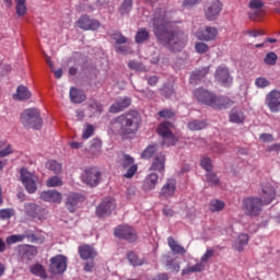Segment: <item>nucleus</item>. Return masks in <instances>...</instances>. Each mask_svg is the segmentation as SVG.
<instances>
[{
  "label": "nucleus",
  "instance_id": "aec40b11",
  "mask_svg": "<svg viewBox=\"0 0 280 280\" xmlns=\"http://www.w3.org/2000/svg\"><path fill=\"white\" fill-rule=\"evenodd\" d=\"M176 194V179H167L166 184L162 187L161 198H172Z\"/></svg>",
  "mask_w": 280,
  "mask_h": 280
},
{
  "label": "nucleus",
  "instance_id": "774afa93",
  "mask_svg": "<svg viewBox=\"0 0 280 280\" xmlns=\"http://www.w3.org/2000/svg\"><path fill=\"white\" fill-rule=\"evenodd\" d=\"M268 151L269 152H279L280 151V144L276 143V144H272V145L268 147Z\"/></svg>",
  "mask_w": 280,
  "mask_h": 280
},
{
  "label": "nucleus",
  "instance_id": "13d9d810",
  "mask_svg": "<svg viewBox=\"0 0 280 280\" xmlns=\"http://www.w3.org/2000/svg\"><path fill=\"white\" fill-rule=\"evenodd\" d=\"M137 170H138L137 164H132L131 166H129L127 173L124 175L125 178H132V176L137 174Z\"/></svg>",
  "mask_w": 280,
  "mask_h": 280
},
{
  "label": "nucleus",
  "instance_id": "c03bdc74",
  "mask_svg": "<svg viewBox=\"0 0 280 280\" xmlns=\"http://www.w3.org/2000/svg\"><path fill=\"white\" fill-rule=\"evenodd\" d=\"M132 10V0H124V2L121 3L120 8H119V12L120 14H130Z\"/></svg>",
  "mask_w": 280,
  "mask_h": 280
},
{
  "label": "nucleus",
  "instance_id": "58836bf2",
  "mask_svg": "<svg viewBox=\"0 0 280 280\" xmlns=\"http://www.w3.org/2000/svg\"><path fill=\"white\" fill-rule=\"evenodd\" d=\"M277 60H279V56H277L273 51L267 52L264 62L269 67H275L277 65Z\"/></svg>",
  "mask_w": 280,
  "mask_h": 280
},
{
  "label": "nucleus",
  "instance_id": "4d7b16f0",
  "mask_svg": "<svg viewBox=\"0 0 280 280\" xmlns=\"http://www.w3.org/2000/svg\"><path fill=\"white\" fill-rule=\"evenodd\" d=\"M159 116L163 117V119H172L174 112H172V109H163L159 112Z\"/></svg>",
  "mask_w": 280,
  "mask_h": 280
},
{
  "label": "nucleus",
  "instance_id": "79ce46f5",
  "mask_svg": "<svg viewBox=\"0 0 280 280\" xmlns=\"http://www.w3.org/2000/svg\"><path fill=\"white\" fill-rule=\"evenodd\" d=\"M206 182L208 183V185H211L213 187H218V185H220V178H218V175L213 172L207 173Z\"/></svg>",
  "mask_w": 280,
  "mask_h": 280
},
{
  "label": "nucleus",
  "instance_id": "680f3d73",
  "mask_svg": "<svg viewBox=\"0 0 280 280\" xmlns=\"http://www.w3.org/2000/svg\"><path fill=\"white\" fill-rule=\"evenodd\" d=\"M90 110L94 113V115L97 113H102V104H100L98 102H94L92 105H90Z\"/></svg>",
  "mask_w": 280,
  "mask_h": 280
},
{
  "label": "nucleus",
  "instance_id": "a18cd8bd",
  "mask_svg": "<svg viewBox=\"0 0 280 280\" xmlns=\"http://www.w3.org/2000/svg\"><path fill=\"white\" fill-rule=\"evenodd\" d=\"M127 259L131 266H143V260L139 258V256H137L133 252L127 255Z\"/></svg>",
  "mask_w": 280,
  "mask_h": 280
},
{
  "label": "nucleus",
  "instance_id": "c85d7f7f",
  "mask_svg": "<svg viewBox=\"0 0 280 280\" xmlns=\"http://www.w3.org/2000/svg\"><path fill=\"white\" fill-rule=\"evenodd\" d=\"M13 97L14 100H19L20 102H23L32 97V92H30V90H27L26 86L20 85L16 90V94H14Z\"/></svg>",
  "mask_w": 280,
  "mask_h": 280
},
{
  "label": "nucleus",
  "instance_id": "e433bc0d",
  "mask_svg": "<svg viewBox=\"0 0 280 280\" xmlns=\"http://www.w3.org/2000/svg\"><path fill=\"white\" fill-rule=\"evenodd\" d=\"M207 128V121L205 120H191L188 122L189 130H205Z\"/></svg>",
  "mask_w": 280,
  "mask_h": 280
},
{
  "label": "nucleus",
  "instance_id": "09e8293b",
  "mask_svg": "<svg viewBox=\"0 0 280 280\" xmlns=\"http://www.w3.org/2000/svg\"><path fill=\"white\" fill-rule=\"evenodd\" d=\"M14 213V209L12 208L1 209L0 220H10V218H13Z\"/></svg>",
  "mask_w": 280,
  "mask_h": 280
},
{
  "label": "nucleus",
  "instance_id": "a878e982",
  "mask_svg": "<svg viewBox=\"0 0 280 280\" xmlns=\"http://www.w3.org/2000/svg\"><path fill=\"white\" fill-rule=\"evenodd\" d=\"M70 100L73 104H82L84 100H86V95L82 90H78L75 88L70 89Z\"/></svg>",
  "mask_w": 280,
  "mask_h": 280
},
{
  "label": "nucleus",
  "instance_id": "864d4df0",
  "mask_svg": "<svg viewBox=\"0 0 280 280\" xmlns=\"http://www.w3.org/2000/svg\"><path fill=\"white\" fill-rule=\"evenodd\" d=\"M122 167L126 170V167H130L131 165H135V159L128 154H125L122 158Z\"/></svg>",
  "mask_w": 280,
  "mask_h": 280
},
{
  "label": "nucleus",
  "instance_id": "a19ab883",
  "mask_svg": "<svg viewBox=\"0 0 280 280\" xmlns=\"http://www.w3.org/2000/svg\"><path fill=\"white\" fill-rule=\"evenodd\" d=\"M148 38H150V33H148L145 28H141L138 31L136 35V43L138 44L145 43Z\"/></svg>",
  "mask_w": 280,
  "mask_h": 280
},
{
  "label": "nucleus",
  "instance_id": "f704fd0d",
  "mask_svg": "<svg viewBox=\"0 0 280 280\" xmlns=\"http://www.w3.org/2000/svg\"><path fill=\"white\" fill-rule=\"evenodd\" d=\"M47 170H50V172H54V174H60L62 172V165L58 163L56 160H49L46 162Z\"/></svg>",
  "mask_w": 280,
  "mask_h": 280
},
{
  "label": "nucleus",
  "instance_id": "5701e85b",
  "mask_svg": "<svg viewBox=\"0 0 280 280\" xmlns=\"http://www.w3.org/2000/svg\"><path fill=\"white\" fill-rule=\"evenodd\" d=\"M246 119V114L242 108H233L230 113V121L232 124H244Z\"/></svg>",
  "mask_w": 280,
  "mask_h": 280
},
{
  "label": "nucleus",
  "instance_id": "4c0bfd02",
  "mask_svg": "<svg viewBox=\"0 0 280 280\" xmlns=\"http://www.w3.org/2000/svg\"><path fill=\"white\" fill-rule=\"evenodd\" d=\"M224 207H225L224 201L219 200V199L211 200L210 205H209V209L212 212L222 211L224 209Z\"/></svg>",
  "mask_w": 280,
  "mask_h": 280
},
{
  "label": "nucleus",
  "instance_id": "69168bd1",
  "mask_svg": "<svg viewBox=\"0 0 280 280\" xmlns=\"http://www.w3.org/2000/svg\"><path fill=\"white\" fill-rule=\"evenodd\" d=\"M246 34L248 36H250L252 38H257V36H261V34H264L261 31H257V30H249L246 32Z\"/></svg>",
  "mask_w": 280,
  "mask_h": 280
},
{
  "label": "nucleus",
  "instance_id": "39448f33",
  "mask_svg": "<svg viewBox=\"0 0 280 280\" xmlns=\"http://www.w3.org/2000/svg\"><path fill=\"white\" fill-rule=\"evenodd\" d=\"M21 124L24 128H31L32 130H40L43 128V118L40 112L36 108L25 109L20 117Z\"/></svg>",
  "mask_w": 280,
  "mask_h": 280
},
{
  "label": "nucleus",
  "instance_id": "1a4fd4ad",
  "mask_svg": "<svg viewBox=\"0 0 280 280\" xmlns=\"http://www.w3.org/2000/svg\"><path fill=\"white\" fill-rule=\"evenodd\" d=\"M214 80L218 82V84H221V86L225 88H229L231 84H233V77L231 75V72L226 66H219L217 68Z\"/></svg>",
  "mask_w": 280,
  "mask_h": 280
},
{
  "label": "nucleus",
  "instance_id": "5fc2aeb1",
  "mask_svg": "<svg viewBox=\"0 0 280 280\" xmlns=\"http://www.w3.org/2000/svg\"><path fill=\"white\" fill-rule=\"evenodd\" d=\"M13 152L12 144H8L5 149L0 150V159H5V156H10Z\"/></svg>",
  "mask_w": 280,
  "mask_h": 280
},
{
  "label": "nucleus",
  "instance_id": "ddd939ff",
  "mask_svg": "<svg viewBox=\"0 0 280 280\" xmlns=\"http://www.w3.org/2000/svg\"><path fill=\"white\" fill-rule=\"evenodd\" d=\"M115 207H116L115 199H113L112 197H107L96 208V215H98V218L110 215V213L115 211Z\"/></svg>",
  "mask_w": 280,
  "mask_h": 280
},
{
  "label": "nucleus",
  "instance_id": "bb28decb",
  "mask_svg": "<svg viewBox=\"0 0 280 280\" xmlns=\"http://www.w3.org/2000/svg\"><path fill=\"white\" fill-rule=\"evenodd\" d=\"M167 244H168L172 253H174V255H185V253H187L185 247H183L180 244H178V242H176V240H174V237H172V236H170L167 238Z\"/></svg>",
  "mask_w": 280,
  "mask_h": 280
},
{
  "label": "nucleus",
  "instance_id": "6e6552de",
  "mask_svg": "<svg viewBox=\"0 0 280 280\" xmlns=\"http://www.w3.org/2000/svg\"><path fill=\"white\" fill-rule=\"evenodd\" d=\"M203 10L208 21H215L220 16V12H222V1L208 0Z\"/></svg>",
  "mask_w": 280,
  "mask_h": 280
},
{
  "label": "nucleus",
  "instance_id": "de8ad7c7",
  "mask_svg": "<svg viewBox=\"0 0 280 280\" xmlns=\"http://www.w3.org/2000/svg\"><path fill=\"white\" fill-rule=\"evenodd\" d=\"M255 86H257V89H266L270 86V81L266 77H258L255 80Z\"/></svg>",
  "mask_w": 280,
  "mask_h": 280
},
{
  "label": "nucleus",
  "instance_id": "c756f323",
  "mask_svg": "<svg viewBox=\"0 0 280 280\" xmlns=\"http://www.w3.org/2000/svg\"><path fill=\"white\" fill-rule=\"evenodd\" d=\"M249 8L257 16H261V14H264V1L261 0H250Z\"/></svg>",
  "mask_w": 280,
  "mask_h": 280
},
{
  "label": "nucleus",
  "instance_id": "bf43d9fd",
  "mask_svg": "<svg viewBox=\"0 0 280 280\" xmlns=\"http://www.w3.org/2000/svg\"><path fill=\"white\" fill-rule=\"evenodd\" d=\"M202 0H184L183 8H194V5H198Z\"/></svg>",
  "mask_w": 280,
  "mask_h": 280
},
{
  "label": "nucleus",
  "instance_id": "4be33fe9",
  "mask_svg": "<svg viewBox=\"0 0 280 280\" xmlns=\"http://www.w3.org/2000/svg\"><path fill=\"white\" fill-rule=\"evenodd\" d=\"M159 183V175L156 173L149 174L143 183L144 191H152V189H156V185Z\"/></svg>",
  "mask_w": 280,
  "mask_h": 280
},
{
  "label": "nucleus",
  "instance_id": "0e129e2a",
  "mask_svg": "<svg viewBox=\"0 0 280 280\" xmlns=\"http://www.w3.org/2000/svg\"><path fill=\"white\" fill-rule=\"evenodd\" d=\"M129 69H133V71H142V67L141 63L137 62V61H130L128 63Z\"/></svg>",
  "mask_w": 280,
  "mask_h": 280
},
{
  "label": "nucleus",
  "instance_id": "412c9836",
  "mask_svg": "<svg viewBox=\"0 0 280 280\" xmlns=\"http://www.w3.org/2000/svg\"><path fill=\"white\" fill-rule=\"evenodd\" d=\"M150 170L160 173L165 172V155L163 153H160L153 158Z\"/></svg>",
  "mask_w": 280,
  "mask_h": 280
},
{
  "label": "nucleus",
  "instance_id": "a211bd4d",
  "mask_svg": "<svg viewBox=\"0 0 280 280\" xmlns=\"http://www.w3.org/2000/svg\"><path fill=\"white\" fill-rule=\"evenodd\" d=\"M83 200L84 196L78 192H70L66 201V207L70 211V213H73L75 212V209H78V205H80V202H83Z\"/></svg>",
  "mask_w": 280,
  "mask_h": 280
},
{
  "label": "nucleus",
  "instance_id": "c9c22d12",
  "mask_svg": "<svg viewBox=\"0 0 280 280\" xmlns=\"http://www.w3.org/2000/svg\"><path fill=\"white\" fill-rule=\"evenodd\" d=\"M207 73H209V68H203L197 72H194L190 75V84H196V82H198V80H200L201 78H205Z\"/></svg>",
  "mask_w": 280,
  "mask_h": 280
},
{
  "label": "nucleus",
  "instance_id": "cd10ccee",
  "mask_svg": "<svg viewBox=\"0 0 280 280\" xmlns=\"http://www.w3.org/2000/svg\"><path fill=\"white\" fill-rule=\"evenodd\" d=\"M205 270V264L197 262L196 265H188L182 270V276L187 277L188 275H194V272H202Z\"/></svg>",
  "mask_w": 280,
  "mask_h": 280
},
{
  "label": "nucleus",
  "instance_id": "2eb2a0df",
  "mask_svg": "<svg viewBox=\"0 0 280 280\" xmlns=\"http://www.w3.org/2000/svg\"><path fill=\"white\" fill-rule=\"evenodd\" d=\"M101 173L95 168H86L82 174V182L90 187H96L100 185Z\"/></svg>",
  "mask_w": 280,
  "mask_h": 280
},
{
  "label": "nucleus",
  "instance_id": "6ab92c4d",
  "mask_svg": "<svg viewBox=\"0 0 280 280\" xmlns=\"http://www.w3.org/2000/svg\"><path fill=\"white\" fill-rule=\"evenodd\" d=\"M131 100L128 96L119 97L110 107L109 113H121L125 108H128L131 104Z\"/></svg>",
  "mask_w": 280,
  "mask_h": 280
},
{
  "label": "nucleus",
  "instance_id": "9d476101",
  "mask_svg": "<svg viewBox=\"0 0 280 280\" xmlns=\"http://www.w3.org/2000/svg\"><path fill=\"white\" fill-rule=\"evenodd\" d=\"M194 36L198 38V40H215L218 36V28L213 26H200L197 31L194 32Z\"/></svg>",
  "mask_w": 280,
  "mask_h": 280
},
{
  "label": "nucleus",
  "instance_id": "2f4dec72",
  "mask_svg": "<svg viewBox=\"0 0 280 280\" xmlns=\"http://www.w3.org/2000/svg\"><path fill=\"white\" fill-rule=\"evenodd\" d=\"M31 272L40 279H45L47 277V271H45V267H43L40 264L31 266Z\"/></svg>",
  "mask_w": 280,
  "mask_h": 280
},
{
  "label": "nucleus",
  "instance_id": "338daca9",
  "mask_svg": "<svg viewBox=\"0 0 280 280\" xmlns=\"http://www.w3.org/2000/svg\"><path fill=\"white\" fill-rule=\"evenodd\" d=\"M212 152H215L217 154H221V152H224V147L222 144H215L212 149Z\"/></svg>",
  "mask_w": 280,
  "mask_h": 280
},
{
  "label": "nucleus",
  "instance_id": "9b49d317",
  "mask_svg": "<svg viewBox=\"0 0 280 280\" xmlns=\"http://www.w3.org/2000/svg\"><path fill=\"white\" fill-rule=\"evenodd\" d=\"M114 234L120 240H127V242H137V231L130 225H119L116 228Z\"/></svg>",
  "mask_w": 280,
  "mask_h": 280
},
{
  "label": "nucleus",
  "instance_id": "37998d69",
  "mask_svg": "<svg viewBox=\"0 0 280 280\" xmlns=\"http://www.w3.org/2000/svg\"><path fill=\"white\" fill-rule=\"evenodd\" d=\"M156 145L151 144L144 149V151L141 153L142 159H152L154 154H156Z\"/></svg>",
  "mask_w": 280,
  "mask_h": 280
},
{
  "label": "nucleus",
  "instance_id": "20e7f679",
  "mask_svg": "<svg viewBox=\"0 0 280 280\" xmlns=\"http://www.w3.org/2000/svg\"><path fill=\"white\" fill-rule=\"evenodd\" d=\"M194 96L198 100L201 104H206V106H211L212 108H229V106H233V101L229 97L224 96H215V94L200 88L194 91Z\"/></svg>",
  "mask_w": 280,
  "mask_h": 280
},
{
  "label": "nucleus",
  "instance_id": "393cba45",
  "mask_svg": "<svg viewBox=\"0 0 280 280\" xmlns=\"http://www.w3.org/2000/svg\"><path fill=\"white\" fill-rule=\"evenodd\" d=\"M26 209H33L35 213L32 211H28V214L32 215L33 218H37V220H45V218H47V211H45V209L34 203L27 205Z\"/></svg>",
  "mask_w": 280,
  "mask_h": 280
},
{
  "label": "nucleus",
  "instance_id": "72a5a7b5",
  "mask_svg": "<svg viewBox=\"0 0 280 280\" xmlns=\"http://www.w3.org/2000/svg\"><path fill=\"white\" fill-rule=\"evenodd\" d=\"M25 237H32V234H14L7 237V244L10 246L12 244H16L18 242H23Z\"/></svg>",
  "mask_w": 280,
  "mask_h": 280
},
{
  "label": "nucleus",
  "instance_id": "b1692460",
  "mask_svg": "<svg viewBox=\"0 0 280 280\" xmlns=\"http://www.w3.org/2000/svg\"><path fill=\"white\" fill-rule=\"evenodd\" d=\"M79 255L81 259H93L97 255V252L90 245H82L79 247Z\"/></svg>",
  "mask_w": 280,
  "mask_h": 280
},
{
  "label": "nucleus",
  "instance_id": "0eeeda50",
  "mask_svg": "<svg viewBox=\"0 0 280 280\" xmlns=\"http://www.w3.org/2000/svg\"><path fill=\"white\" fill-rule=\"evenodd\" d=\"M174 125L170 121H164L158 126V135L163 139V145L170 148L178 143V138L172 132Z\"/></svg>",
  "mask_w": 280,
  "mask_h": 280
},
{
  "label": "nucleus",
  "instance_id": "f257e3e1",
  "mask_svg": "<svg viewBox=\"0 0 280 280\" xmlns=\"http://www.w3.org/2000/svg\"><path fill=\"white\" fill-rule=\"evenodd\" d=\"M153 32L161 45L170 51H183L187 45V35L177 28L176 22L172 21V12L165 9H156L151 20Z\"/></svg>",
  "mask_w": 280,
  "mask_h": 280
},
{
  "label": "nucleus",
  "instance_id": "052dcab7",
  "mask_svg": "<svg viewBox=\"0 0 280 280\" xmlns=\"http://www.w3.org/2000/svg\"><path fill=\"white\" fill-rule=\"evenodd\" d=\"M114 40L116 42L117 45H124L125 43L128 42L126 39V37H124V35H121V33H116L114 35Z\"/></svg>",
  "mask_w": 280,
  "mask_h": 280
},
{
  "label": "nucleus",
  "instance_id": "7ed1b4c3",
  "mask_svg": "<svg viewBox=\"0 0 280 280\" xmlns=\"http://www.w3.org/2000/svg\"><path fill=\"white\" fill-rule=\"evenodd\" d=\"M141 124V116L137 112H131L121 115L115 119L112 124L113 128H116L120 135H132L139 130Z\"/></svg>",
  "mask_w": 280,
  "mask_h": 280
},
{
  "label": "nucleus",
  "instance_id": "3c124183",
  "mask_svg": "<svg viewBox=\"0 0 280 280\" xmlns=\"http://www.w3.org/2000/svg\"><path fill=\"white\" fill-rule=\"evenodd\" d=\"M195 49L197 54H207L209 51V45L202 42H199V43H196Z\"/></svg>",
  "mask_w": 280,
  "mask_h": 280
},
{
  "label": "nucleus",
  "instance_id": "ea45409f",
  "mask_svg": "<svg viewBox=\"0 0 280 280\" xmlns=\"http://www.w3.org/2000/svg\"><path fill=\"white\" fill-rule=\"evenodd\" d=\"M16 3L15 10L18 16H25L27 14V7L25 5V0H14Z\"/></svg>",
  "mask_w": 280,
  "mask_h": 280
},
{
  "label": "nucleus",
  "instance_id": "473e14b6",
  "mask_svg": "<svg viewBox=\"0 0 280 280\" xmlns=\"http://www.w3.org/2000/svg\"><path fill=\"white\" fill-rule=\"evenodd\" d=\"M166 268L172 272H180V262L168 256L166 259Z\"/></svg>",
  "mask_w": 280,
  "mask_h": 280
},
{
  "label": "nucleus",
  "instance_id": "8fccbe9b",
  "mask_svg": "<svg viewBox=\"0 0 280 280\" xmlns=\"http://www.w3.org/2000/svg\"><path fill=\"white\" fill-rule=\"evenodd\" d=\"M213 255H215L214 249H211V248L207 249L205 254L201 256L199 264H203L205 266V264H207V261H209V259H211Z\"/></svg>",
  "mask_w": 280,
  "mask_h": 280
},
{
  "label": "nucleus",
  "instance_id": "e2e57ef3",
  "mask_svg": "<svg viewBox=\"0 0 280 280\" xmlns=\"http://www.w3.org/2000/svg\"><path fill=\"white\" fill-rule=\"evenodd\" d=\"M260 141H264L265 143H270L271 141H275V138L270 133H261L259 136Z\"/></svg>",
  "mask_w": 280,
  "mask_h": 280
},
{
  "label": "nucleus",
  "instance_id": "7c9ffc66",
  "mask_svg": "<svg viewBox=\"0 0 280 280\" xmlns=\"http://www.w3.org/2000/svg\"><path fill=\"white\" fill-rule=\"evenodd\" d=\"M248 244V236L247 234H241L237 236L235 243H234V248L238 250V253H242L244 250V247Z\"/></svg>",
  "mask_w": 280,
  "mask_h": 280
},
{
  "label": "nucleus",
  "instance_id": "603ef678",
  "mask_svg": "<svg viewBox=\"0 0 280 280\" xmlns=\"http://www.w3.org/2000/svg\"><path fill=\"white\" fill-rule=\"evenodd\" d=\"M201 167L203 170H206L207 174H209L211 172V170H213V165L211 164V159L209 158H203L201 160Z\"/></svg>",
  "mask_w": 280,
  "mask_h": 280
},
{
  "label": "nucleus",
  "instance_id": "f3484780",
  "mask_svg": "<svg viewBox=\"0 0 280 280\" xmlns=\"http://www.w3.org/2000/svg\"><path fill=\"white\" fill-rule=\"evenodd\" d=\"M39 198L44 202H52L54 205L62 202V194L57 190H44L40 192Z\"/></svg>",
  "mask_w": 280,
  "mask_h": 280
},
{
  "label": "nucleus",
  "instance_id": "f03ea898",
  "mask_svg": "<svg viewBox=\"0 0 280 280\" xmlns=\"http://www.w3.org/2000/svg\"><path fill=\"white\" fill-rule=\"evenodd\" d=\"M277 192L272 185L267 184L262 186V190L259 197H247L243 200V206L248 215H259L261 213V209L264 205H270Z\"/></svg>",
  "mask_w": 280,
  "mask_h": 280
},
{
  "label": "nucleus",
  "instance_id": "49530a36",
  "mask_svg": "<svg viewBox=\"0 0 280 280\" xmlns=\"http://www.w3.org/2000/svg\"><path fill=\"white\" fill-rule=\"evenodd\" d=\"M46 187H62V178L52 176L46 180Z\"/></svg>",
  "mask_w": 280,
  "mask_h": 280
},
{
  "label": "nucleus",
  "instance_id": "4468645a",
  "mask_svg": "<svg viewBox=\"0 0 280 280\" xmlns=\"http://www.w3.org/2000/svg\"><path fill=\"white\" fill-rule=\"evenodd\" d=\"M266 105L271 113H280V91L272 90L266 96Z\"/></svg>",
  "mask_w": 280,
  "mask_h": 280
},
{
  "label": "nucleus",
  "instance_id": "423d86ee",
  "mask_svg": "<svg viewBox=\"0 0 280 280\" xmlns=\"http://www.w3.org/2000/svg\"><path fill=\"white\" fill-rule=\"evenodd\" d=\"M20 180L23 187L26 189L27 194H34L38 190V184L40 183V179L36 173L30 172L27 168H21Z\"/></svg>",
  "mask_w": 280,
  "mask_h": 280
},
{
  "label": "nucleus",
  "instance_id": "6e6d98bb",
  "mask_svg": "<svg viewBox=\"0 0 280 280\" xmlns=\"http://www.w3.org/2000/svg\"><path fill=\"white\" fill-rule=\"evenodd\" d=\"M94 131H95V128H93V125H88L85 130H83L82 138L89 139L90 137H93Z\"/></svg>",
  "mask_w": 280,
  "mask_h": 280
},
{
  "label": "nucleus",
  "instance_id": "dca6fc26",
  "mask_svg": "<svg viewBox=\"0 0 280 280\" xmlns=\"http://www.w3.org/2000/svg\"><path fill=\"white\" fill-rule=\"evenodd\" d=\"M77 25L80 27V30H84L85 32L100 30V21L93 20L89 18V15H82L77 21Z\"/></svg>",
  "mask_w": 280,
  "mask_h": 280
},
{
  "label": "nucleus",
  "instance_id": "f8f14e48",
  "mask_svg": "<svg viewBox=\"0 0 280 280\" xmlns=\"http://www.w3.org/2000/svg\"><path fill=\"white\" fill-rule=\"evenodd\" d=\"M67 270V258L65 255H57L50 258L51 275H62Z\"/></svg>",
  "mask_w": 280,
  "mask_h": 280
}]
</instances>
